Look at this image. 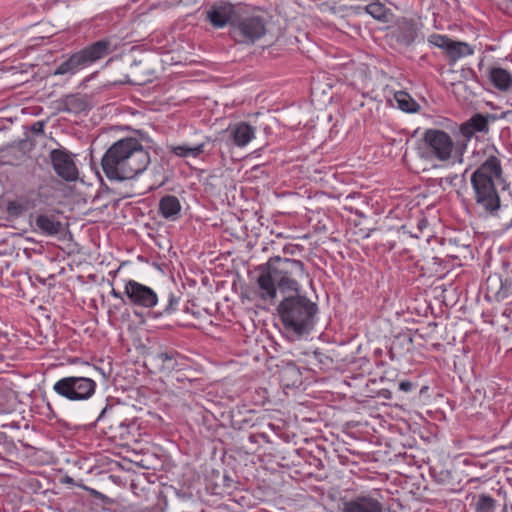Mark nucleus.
<instances>
[{
	"label": "nucleus",
	"instance_id": "a211bd4d",
	"mask_svg": "<svg viewBox=\"0 0 512 512\" xmlns=\"http://www.w3.org/2000/svg\"><path fill=\"white\" fill-rule=\"evenodd\" d=\"M183 360L181 355L177 352H161L155 356V361L159 365L160 371L164 373H170L174 370H180Z\"/></svg>",
	"mask_w": 512,
	"mask_h": 512
},
{
	"label": "nucleus",
	"instance_id": "1a4fd4ad",
	"mask_svg": "<svg viewBox=\"0 0 512 512\" xmlns=\"http://www.w3.org/2000/svg\"><path fill=\"white\" fill-rule=\"evenodd\" d=\"M427 42L432 46L444 50L452 64L459 59L470 56L474 53L473 48L468 43L453 41L446 35L436 33L431 34L427 38Z\"/></svg>",
	"mask_w": 512,
	"mask_h": 512
},
{
	"label": "nucleus",
	"instance_id": "dca6fc26",
	"mask_svg": "<svg viewBox=\"0 0 512 512\" xmlns=\"http://www.w3.org/2000/svg\"><path fill=\"white\" fill-rule=\"evenodd\" d=\"M494 117L486 114H475L460 126V132L465 138H471L476 132L488 133L489 123Z\"/></svg>",
	"mask_w": 512,
	"mask_h": 512
},
{
	"label": "nucleus",
	"instance_id": "423d86ee",
	"mask_svg": "<svg viewBox=\"0 0 512 512\" xmlns=\"http://www.w3.org/2000/svg\"><path fill=\"white\" fill-rule=\"evenodd\" d=\"M277 279L281 291L297 292L298 280L305 276L304 264L300 260L275 257L267 263Z\"/></svg>",
	"mask_w": 512,
	"mask_h": 512
},
{
	"label": "nucleus",
	"instance_id": "b1692460",
	"mask_svg": "<svg viewBox=\"0 0 512 512\" xmlns=\"http://www.w3.org/2000/svg\"><path fill=\"white\" fill-rule=\"evenodd\" d=\"M394 98L398 107L404 112L414 113L419 109V105L404 91L396 92Z\"/></svg>",
	"mask_w": 512,
	"mask_h": 512
},
{
	"label": "nucleus",
	"instance_id": "aec40b11",
	"mask_svg": "<svg viewBox=\"0 0 512 512\" xmlns=\"http://www.w3.org/2000/svg\"><path fill=\"white\" fill-rule=\"evenodd\" d=\"M491 83L501 91H507L512 86V75L500 67L491 68L489 71Z\"/></svg>",
	"mask_w": 512,
	"mask_h": 512
},
{
	"label": "nucleus",
	"instance_id": "9b49d317",
	"mask_svg": "<svg viewBox=\"0 0 512 512\" xmlns=\"http://www.w3.org/2000/svg\"><path fill=\"white\" fill-rule=\"evenodd\" d=\"M52 166L56 174L66 181H75L78 170L69 152L62 149H54L50 153Z\"/></svg>",
	"mask_w": 512,
	"mask_h": 512
},
{
	"label": "nucleus",
	"instance_id": "bb28decb",
	"mask_svg": "<svg viewBox=\"0 0 512 512\" xmlns=\"http://www.w3.org/2000/svg\"><path fill=\"white\" fill-rule=\"evenodd\" d=\"M180 298L175 294L170 293L168 297V304L163 310L164 314L170 315L177 310Z\"/></svg>",
	"mask_w": 512,
	"mask_h": 512
},
{
	"label": "nucleus",
	"instance_id": "6e6552de",
	"mask_svg": "<svg viewBox=\"0 0 512 512\" xmlns=\"http://www.w3.org/2000/svg\"><path fill=\"white\" fill-rule=\"evenodd\" d=\"M266 33V24L256 15L240 16L232 22V35L241 43H254Z\"/></svg>",
	"mask_w": 512,
	"mask_h": 512
},
{
	"label": "nucleus",
	"instance_id": "f3484780",
	"mask_svg": "<svg viewBox=\"0 0 512 512\" xmlns=\"http://www.w3.org/2000/svg\"><path fill=\"white\" fill-rule=\"evenodd\" d=\"M161 216L170 221H176L180 217L181 204L179 199L173 195H166L159 202Z\"/></svg>",
	"mask_w": 512,
	"mask_h": 512
},
{
	"label": "nucleus",
	"instance_id": "7c9ffc66",
	"mask_svg": "<svg viewBox=\"0 0 512 512\" xmlns=\"http://www.w3.org/2000/svg\"><path fill=\"white\" fill-rule=\"evenodd\" d=\"M80 360L79 358H74L73 360H71V363L75 364V363H79Z\"/></svg>",
	"mask_w": 512,
	"mask_h": 512
},
{
	"label": "nucleus",
	"instance_id": "412c9836",
	"mask_svg": "<svg viewBox=\"0 0 512 512\" xmlns=\"http://www.w3.org/2000/svg\"><path fill=\"white\" fill-rule=\"evenodd\" d=\"M35 222L37 228L47 235H56L62 230L61 222L56 220L53 216L39 215Z\"/></svg>",
	"mask_w": 512,
	"mask_h": 512
},
{
	"label": "nucleus",
	"instance_id": "393cba45",
	"mask_svg": "<svg viewBox=\"0 0 512 512\" xmlns=\"http://www.w3.org/2000/svg\"><path fill=\"white\" fill-rule=\"evenodd\" d=\"M365 11L374 19L386 22L388 20L390 10L381 2H371L365 6Z\"/></svg>",
	"mask_w": 512,
	"mask_h": 512
},
{
	"label": "nucleus",
	"instance_id": "4468645a",
	"mask_svg": "<svg viewBox=\"0 0 512 512\" xmlns=\"http://www.w3.org/2000/svg\"><path fill=\"white\" fill-rule=\"evenodd\" d=\"M257 285L261 299L273 303L277 297L278 286L276 276L272 273L268 264L261 269V273L257 279Z\"/></svg>",
	"mask_w": 512,
	"mask_h": 512
},
{
	"label": "nucleus",
	"instance_id": "4be33fe9",
	"mask_svg": "<svg viewBox=\"0 0 512 512\" xmlns=\"http://www.w3.org/2000/svg\"><path fill=\"white\" fill-rule=\"evenodd\" d=\"M206 142H201L196 145L182 144L177 146H171V152L178 157H193L196 158L200 154L204 153Z\"/></svg>",
	"mask_w": 512,
	"mask_h": 512
},
{
	"label": "nucleus",
	"instance_id": "f03ea898",
	"mask_svg": "<svg viewBox=\"0 0 512 512\" xmlns=\"http://www.w3.org/2000/svg\"><path fill=\"white\" fill-rule=\"evenodd\" d=\"M151 162L149 152L141 142L133 137L123 138L113 143L102 157L104 174L112 181H125L136 178L148 168Z\"/></svg>",
	"mask_w": 512,
	"mask_h": 512
},
{
	"label": "nucleus",
	"instance_id": "2f4dec72",
	"mask_svg": "<svg viewBox=\"0 0 512 512\" xmlns=\"http://www.w3.org/2000/svg\"><path fill=\"white\" fill-rule=\"evenodd\" d=\"M38 125L39 127H42V124L40 122H37L35 126Z\"/></svg>",
	"mask_w": 512,
	"mask_h": 512
},
{
	"label": "nucleus",
	"instance_id": "0eeeda50",
	"mask_svg": "<svg viewBox=\"0 0 512 512\" xmlns=\"http://www.w3.org/2000/svg\"><path fill=\"white\" fill-rule=\"evenodd\" d=\"M96 387L95 380L89 376H67L56 381L53 390L70 401H86L95 394Z\"/></svg>",
	"mask_w": 512,
	"mask_h": 512
},
{
	"label": "nucleus",
	"instance_id": "6ab92c4d",
	"mask_svg": "<svg viewBox=\"0 0 512 512\" xmlns=\"http://www.w3.org/2000/svg\"><path fill=\"white\" fill-rule=\"evenodd\" d=\"M63 111L78 114L90 108V102L85 95L72 94L66 96L63 101Z\"/></svg>",
	"mask_w": 512,
	"mask_h": 512
},
{
	"label": "nucleus",
	"instance_id": "f8f14e48",
	"mask_svg": "<svg viewBox=\"0 0 512 512\" xmlns=\"http://www.w3.org/2000/svg\"><path fill=\"white\" fill-rule=\"evenodd\" d=\"M206 15L207 20L215 28H222L228 23L232 26V22L237 20L239 13L233 4L220 2L211 6Z\"/></svg>",
	"mask_w": 512,
	"mask_h": 512
},
{
	"label": "nucleus",
	"instance_id": "ddd939ff",
	"mask_svg": "<svg viewBox=\"0 0 512 512\" xmlns=\"http://www.w3.org/2000/svg\"><path fill=\"white\" fill-rule=\"evenodd\" d=\"M225 133L233 145L244 148L255 138L256 128L247 122H237L230 124Z\"/></svg>",
	"mask_w": 512,
	"mask_h": 512
},
{
	"label": "nucleus",
	"instance_id": "c85d7f7f",
	"mask_svg": "<svg viewBox=\"0 0 512 512\" xmlns=\"http://www.w3.org/2000/svg\"><path fill=\"white\" fill-rule=\"evenodd\" d=\"M111 295L114 297V298H117V299H123L122 297V294L118 291H116L115 289H112L111 290Z\"/></svg>",
	"mask_w": 512,
	"mask_h": 512
},
{
	"label": "nucleus",
	"instance_id": "39448f33",
	"mask_svg": "<svg viewBox=\"0 0 512 512\" xmlns=\"http://www.w3.org/2000/svg\"><path fill=\"white\" fill-rule=\"evenodd\" d=\"M110 42L100 40L92 45L72 54L54 70V75L72 76L94 62L102 59L109 53Z\"/></svg>",
	"mask_w": 512,
	"mask_h": 512
},
{
	"label": "nucleus",
	"instance_id": "c756f323",
	"mask_svg": "<svg viewBox=\"0 0 512 512\" xmlns=\"http://www.w3.org/2000/svg\"><path fill=\"white\" fill-rule=\"evenodd\" d=\"M84 366H86L89 370H97V368L93 365H90L88 362H81Z\"/></svg>",
	"mask_w": 512,
	"mask_h": 512
},
{
	"label": "nucleus",
	"instance_id": "9d476101",
	"mask_svg": "<svg viewBox=\"0 0 512 512\" xmlns=\"http://www.w3.org/2000/svg\"><path fill=\"white\" fill-rule=\"evenodd\" d=\"M124 294L135 306L153 308L158 303V296L152 288L132 279L126 281Z\"/></svg>",
	"mask_w": 512,
	"mask_h": 512
},
{
	"label": "nucleus",
	"instance_id": "5701e85b",
	"mask_svg": "<svg viewBox=\"0 0 512 512\" xmlns=\"http://www.w3.org/2000/svg\"><path fill=\"white\" fill-rule=\"evenodd\" d=\"M417 27L411 21H404L399 26L397 39L399 42L409 45L413 43L417 37Z\"/></svg>",
	"mask_w": 512,
	"mask_h": 512
},
{
	"label": "nucleus",
	"instance_id": "2eb2a0df",
	"mask_svg": "<svg viewBox=\"0 0 512 512\" xmlns=\"http://www.w3.org/2000/svg\"><path fill=\"white\" fill-rule=\"evenodd\" d=\"M342 512H383L381 503L370 496H358L343 504Z\"/></svg>",
	"mask_w": 512,
	"mask_h": 512
},
{
	"label": "nucleus",
	"instance_id": "7ed1b4c3",
	"mask_svg": "<svg viewBox=\"0 0 512 512\" xmlns=\"http://www.w3.org/2000/svg\"><path fill=\"white\" fill-rule=\"evenodd\" d=\"M278 311L286 330L302 336L312 330L317 306L305 297H288L280 303Z\"/></svg>",
	"mask_w": 512,
	"mask_h": 512
},
{
	"label": "nucleus",
	"instance_id": "a878e982",
	"mask_svg": "<svg viewBox=\"0 0 512 512\" xmlns=\"http://www.w3.org/2000/svg\"><path fill=\"white\" fill-rule=\"evenodd\" d=\"M474 505L477 512H494L495 510V500L486 494L479 495Z\"/></svg>",
	"mask_w": 512,
	"mask_h": 512
},
{
	"label": "nucleus",
	"instance_id": "20e7f679",
	"mask_svg": "<svg viewBox=\"0 0 512 512\" xmlns=\"http://www.w3.org/2000/svg\"><path fill=\"white\" fill-rule=\"evenodd\" d=\"M464 147L454 142L447 132L431 128L423 133V148L420 157L426 160H436L443 164L461 162Z\"/></svg>",
	"mask_w": 512,
	"mask_h": 512
},
{
	"label": "nucleus",
	"instance_id": "cd10ccee",
	"mask_svg": "<svg viewBox=\"0 0 512 512\" xmlns=\"http://www.w3.org/2000/svg\"><path fill=\"white\" fill-rule=\"evenodd\" d=\"M413 388V385L409 381H402L399 384V389L403 392H410Z\"/></svg>",
	"mask_w": 512,
	"mask_h": 512
},
{
	"label": "nucleus",
	"instance_id": "473e14b6",
	"mask_svg": "<svg viewBox=\"0 0 512 512\" xmlns=\"http://www.w3.org/2000/svg\"><path fill=\"white\" fill-rule=\"evenodd\" d=\"M502 512H507V506H504V509Z\"/></svg>",
	"mask_w": 512,
	"mask_h": 512
},
{
	"label": "nucleus",
	"instance_id": "f257e3e1",
	"mask_svg": "<svg viewBox=\"0 0 512 512\" xmlns=\"http://www.w3.org/2000/svg\"><path fill=\"white\" fill-rule=\"evenodd\" d=\"M501 153L494 146H487L484 159L472 173L470 181L478 209L488 216H498L502 210L498 188L507 184L501 163Z\"/></svg>",
	"mask_w": 512,
	"mask_h": 512
}]
</instances>
